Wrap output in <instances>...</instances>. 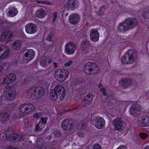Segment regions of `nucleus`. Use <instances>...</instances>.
<instances>
[{
  "instance_id": "nucleus-1",
  "label": "nucleus",
  "mask_w": 149,
  "mask_h": 149,
  "mask_svg": "<svg viewBox=\"0 0 149 149\" xmlns=\"http://www.w3.org/2000/svg\"><path fill=\"white\" fill-rule=\"evenodd\" d=\"M137 21L135 18H127L118 24L117 31L124 33L134 28L137 24Z\"/></svg>"
},
{
  "instance_id": "nucleus-2",
  "label": "nucleus",
  "mask_w": 149,
  "mask_h": 149,
  "mask_svg": "<svg viewBox=\"0 0 149 149\" xmlns=\"http://www.w3.org/2000/svg\"><path fill=\"white\" fill-rule=\"evenodd\" d=\"M65 90L61 85H57L54 89L50 90L49 97L51 99L56 100L58 98L62 100L65 95Z\"/></svg>"
},
{
  "instance_id": "nucleus-3",
  "label": "nucleus",
  "mask_w": 149,
  "mask_h": 149,
  "mask_svg": "<svg viewBox=\"0 0 149 149\" xmlns=\"http://www.w3.org/2000/svg\"><path fill=\"white\" fill-rule=\"evenodd\" d=\"M84 72L89 75H94L98 74L100 71L99 67L95 63L88 62L83 66Z\"/></svg>"
},
{
  "instance_id": "nucleus-4",
  "label": "nucleus",
  "mask_w": 149,
  "mask_h": 149,
  "mask_svg": "<svg viewBox=\"0 0 149 149\" xmlns=\"http://www.w3.org/2000/svg\"><path fill=\"white\" fill-rule=\"evenodd\" d=\"M137 57V54L134 50H128L123 55L121 59L123 64H130L133 63Z\"/></svg>"
},
{
  "instance_id": "nucleus-5",
  "label": "nucleus",
  "mask_w": 149,
  "mask_h": 149,
  "mask_svg": "<svg viewBox=\"0 0 149 149\" xmlns=\"http://www.w3.org/2000/svg\"><path fill=\"white\" fill-rule=\"evenodd\" d=\"M45 92L44 88L42 87H33L27 91L26 95L28 98L33 97L38 99L42 97Z\"/></svg>"
},
{
  "instance_id": "nucleus-6",
  "label": "nucleus",
  "mask_w": 149,
  "mask_h": 149,
  "mask_svg": "<svg viewBox=\"0 0 149 149\" xmlns=\"http://www.w3.org/2000/svg\"><path fill=\"white\" fill-rule=\"evenodd\" d=\"M35 107L34 106L31 104L28 103V104L24 103L21 104L19 108L20 112L22 114L21 115H19L16 118L23 117L24 116V114L28 113L31 111L34 110Z\"/></svg>"
},
{
  "instance_id": "nucleus-7",
  "label": "nucleus",
  "mask_w": 149,
  "mask_h": 149,
  "mask_svg": "<svg viewBox=\"0 0 149 149\" xmlns=\"http://www.w3.org/2000/svg\"><path fill=\"white\" fill-rule=\"evenodd\" d=\"M69 75V72L64 69L56 70L54 74L55 79L60 82L64 81L68 78Z\"/></svg>"
},
{
  "instance_id": "nucleus-8",
  "label": "nucleus",
  "mask_w": 149,
  "mask_h": 149,
  "mask_svg": "<svg viewBox=\"0 0 149 149\" xmlns=\"http://www.w3.org/2000/svg\"><path fill=\"white\" fill-rule=\"evenodd\" d=\"M0 35V41L2 42L7 43L10 41L13 37L12 32L9 30L7 27Z\"/></svg>"
},
{
  "instance_id": "nucleus-9",
  "label": "nucleus",
  "mask_w": 149,
  "mask_h": 149,
  "mask_svg": "<svg viewBox=\"0 0 149 149\" xmlns=\"http://www.w3.org/2000/svg\"><path fill=\"white\" fill-rule=\"evenodd\" d=\"M16 94L15 88L13 86H11L6 88L4 96L6 99L10 101L15 99Z\"/></svg>"
},
{
  "instance_id": "nucleus-10",
  "label": "nucleus",
  "mask_w": 149,
  "mask_h": 149,
  "mask_svg": "<svg viewBox=\"0 0 149 149\" xmlns=\"http://www.w3.org/2000/svg\"><path fill=\"white\" fill-rule=\"evenodd\" d=\"M92 124L97 128L102 129L104 126L105 121L102 118L97 116L93 119Z\"/></svg>"
},
{
  "instance_id": "nucleus-11",
  "label": "nucleus",
  "mask_w": 149,
  "mask_h": 149,
  "mask_svg": "<svg viewBox=\"0 0 149 149\" xmlns=\"http://www.w3.org/2000/svg\"><path fill=\"white\" fill-rule=\"evenodd\" d=\"M65 46V52L68 55L72 54L74 53L76 46L73 42H67Z\"/></svg>"
},
{
  "instance_id": "nucleus-12",
  "label": "nucleus",
  "mask_w": 149,
  "mask_h": 149,
  "mask_svg": "<svg viewBox=\"0 0 149 149\" xmlns=\"http://www.w3.org/2000/svg\"><path fill=\"white\" fill-rule=\"evenodd\" d=\"M61 127L64 130L70 131L73 129L74 126L73 124L68 119H65L62 122Z\"/></svg>"
},
{
  "instance_id": "nucleus-13",
  "label": "nucleus",
  "mask_w": 149,
  "mask_h": 149,
  "mask_svg": "<svg viewBox=\"0 0 149 149\" xmlns=\"http://www.w3.org/2000/svg\"><path fill=\"white\" fill-rule=\"evenodd\" d=\"M139 125L141 127L149 126V116L148 115H143L138 120Z\"/></svg>"
},
{
  "instance_id": "nucleus-14",
  "label": "nucleus",
  "mask_w": 149,
  "mask_h": 149,
  "mask_svg": "<svg viewBox=\"0 0 149 149\" xmlns=\"http://www.w3.org/2000/svg\"><path fill=\"white\" fill-rule=\"evenodd\" d=\"M10 53L9 49L6 46H0V59L8 57Z\"/></svg>"
},
{
  "instance_id": "nucleus-15",
  "label": "nucleus",
  "mask_w": 149,
  "mask_h": 149,
  "mask_svg": "<svg viewBox=\"0 0 149 149\" xmlns=\"http://www.w3.org/2000/svg\"><path fill=\"white\" fill-rule=\"evenodd\" d=\"M26 32L31 34H35L37 31V26L36 25L32 23L27 24L25 26Z\"/></svg>"
},
{
  "instance_id": "nucleus-16",
  "label": "nucleus",
  "mask_w": 149,
  "mask_h": 149,
  "mask_svg": "<svg viewBox=\"0 0 149 149\" xmlns=\"http://www.w3.org/2000/svg\"><path fill=\"white\" fill-rule=\"evenodd\" d=\"M132 82V80L129 78H122L119 81V84L122 88H126L131 86Z\"/></svg>"
},
{
  "instance_id": "nucleus-17",
  "label": "nucleus",
  "mask_w": 149,
  "mask_h": 149,
  "mask_svg": "<svg viewBox=\"0 0 149 149\" xmlns=\"http://www.w3.org/2000/svg\"><path fill=\"white\" fill-rule=\"evenodd\" d=\"M122 122L121 118H119L115 119L113 120L112 123L114 126L115 130L119 131L122 130Z\"/></svg>"
},
{
  "instance_id": "nucleus-18",
  "label": "nucleus",
  "mask_w": 149,
  "mask_h": 149,
  "mask_svg": "<svg viewBox=\"0 0 149 149\" xmlns=\"http://www.w3.org/2000/svg\"><path fill=\"white\" fill-rule=\"evenodd\" d=\"M90 38L91 40L94 42H97L99 40V34L97 29L93 28L90 31Z\"/></svg>"
},
{
  "instance_id": "nucleus-19",
  "label": "nucleus",
  "mask_w": 149,
  "mask_h": 149,
  "mask_svg": "<svg viewBox=\"0 0 149 149\" xmlns=\"http://www.w3.org/2000/svg\"><path fill=\"white\" fill-rule=\"evenodd\" d=\"M79 4L77 0H68L66 7L71 10H73L78 7Z\"/></svg>"
},
{
  "instance_id": "nucleus-20",
  "label": "nucleus",
  "mask_w": 149,
  "mask_h": 149,
  "mask_svg": "<svg viewBox=\"0 0 149 149\" xmlns=\"http://www.w3.org/2000/svg\"><path fill=\"white\" fill-rule=\"evenodd\" d=\"M139 107L137 103L135 104H133L130 107L129 110L130 114L133 116H136L139 115L140 111Z\"/></svg>"
},
{
  "instance_id": "nucleus-21",
  "label": "nucleus",
  "mask_w": 149,
  "mask_h": 149,
  "mask_svg": "<svg viewBox=\"0 0 149 149\" xmlns=\"http://www.w3.org/2000/svg\"><path fill=\"white\" fill-rule=\"evenodd\" d=\"M91 46V43L89 40H83L81 42L80 48L82 51L87 52Z\"/></svg>"
},
{
  "instance_id": "nucleus-22",
  "label": "nucleus",
  "mask_w": 149,
  "mask_h": 149,
  "mask_svg": "<svg viewBox=\"0 0 149 149\" xmlns=\"http://www.w3.org/2000/svg\"><path fill=\"white\" fill-rule=\"evenodd\" d=\"M80 20L79 15L77 14H72L69 16V21L71 24H76Z\"/></svg>"
},
{
  "instance_id": "nucleus-23",
  "label": "nucleus",
  "mask_w": 149,
  "mask_h": 149,
  "mask_svg": "<svg viewBox=\"0 0 149 149\" xmlns=\"http://www.w3.org/2000/svg\"><path fill=\"white\" fill-rule=\"evenodd\" d=\"M35 56V52L34 50L31 49H27L25 53L24 56L27 58L28 62H30L32 60Z\"/></svg>"
},
{
  "instance_id": "nucleus-24",
  "label": "nucleus",
  "mask_w": 149,
  "mask_h": 149,
  "mask_svg": "<svg viewBox=\"0 0 149 149\" xmlns=\"http://www.w3.org/2000/svg\"><path fill=\"white\" fill-rule=\"evenodd\" d=\"M6 136L7 138L13 141L14 143L19 141L21 139V138L19 136V134L15 133L10 134L9 135L8 134Z\"/></svg>"
},
{
  "instance_id": "nucleus-25",
  "label": "nucleus",
  "mask_w": 149,
  "mask_h": 149,
  "mask_svg": "<svg viewBox=\"0 0 149 149\" xmlns=\"http://www.w3.org/2000/svg\"><path fill=\"white\" fill-rule=\"evenodd\" d=\"M93 99V96L92 94L89 93L87 94L86 97H84V99L82 101V103L85 104L89 105L92 102Z\"/></svg>"
},
{
  "instance_id": "nucleus-26",
  "label": "nucleus",
  "mask_w": 149,
  "mask_h": 149,
  "mask_svg": "<svg viewBox=\"0 0 149 149\" xmlns=\"http://www.w3.org/2000/svg\"><path fill=\"white\" fill-rule=\"evenodd\" d=\"M22 44L21 40H17L12 43L11 47L14 49L18 50L21 48Z\"/></svg>"
},
{
  "instance_id": "nucleus-27",
  "label": "nucleus",
  "mask_w": 149,
  "mask_h": 149,
  "mask_svg": "<svg viewBox=\"0 0 149 149\" xmlns=\"http://www.w3.org/2000/svg\"><path fill=\"white\" fill-rule=\"evenodd\" d=\"M9 114L7 112L1 113L0 114V122L2 123H6L9 120Z\"/></svg>"
},
{
  "instance_id": "nucleus-28",
  "label": "nucleus",
  "mask_w": 149,
  "mask_h": 149,
  "mask_svg": "<svg viewBox=\"0 0 149 149\" xmlns=\"http://www.w3.org/2000/svg\"><path fill=\"white\" fill-rule=\"evenodd\" d=\"M77 125V129L80 130H85L87 128V123L85 120H79Z\"/></svg>"
},
{
  "instance_id": "nucleus-29",
  "label": "nucleus",
  "mask_w": 149,
  "mask_h": 149,
  "mask_svg": "<svg viewBox=\"0 0 149 149\" xmlns=\"http://www.w3.org/2000/svg\"><path fill=\"white\" fill-rule=\"evenodd\" d=\"M45 15V11L42 8L37 10L36 13V15L37 17L40 18H44Z\"/></svg>"
},
{
  "instance_id": "nucleus-30",
  "label": "nucleus",
  "mask_w": 149,
  "mask_h": 149,
  "mask_svg": "<svg viewBox=\"0 0 149 149\" xmlns=\"http://www.w3.org/2000/svg\"><path fill=\"white\" fill-rule=\"evenodd\" d=\"M18 13L17 10L15 7H10L8 13L11 17L15 16Z\"/></svg>"
},
{
  "instance_id": "nucleus-31",
  "label": "nucleus",
  "mask_w": 149,
  "mask_h": 149,
  "mask_svg": "<svg viewBox=\"0 0 149 149\" xmlns=\"http://www.w3.org/2000/svg\"><path fill=\"white\" fill-rule=\"evenodd\" d=\"M51 63V60L47 58L43 59L40 63V64L44 67H47Z\"/></svg>"
},
{
  "instance_id": "nucleus-32",
  "label": "nucleus",
  "mask_w": 149,
  "mask_h": 149,
  "mask_svg": "<svg viewBox=\"0 0 149 149\" xmlns=\"http://www.w3.org/2000/svg\"><path fill=\"white\" fill-rule=\"evenodd\" d=\"M32 2H35L38 4H45L50 6H52L53 3L52 2L47 1H43V0H31Z\"/></svg>"
},
{
  "instance_id": "nucleus-33",
  "label": "nucleus",
  "mask_w": 149,
  "mask_h": 149,
  "mask_svg": "<svg viewBox=\"0 0 149 149\" xmlns=\"http://www.w3.org/2000/svg\"><path fill=\"white\" fill-rule=\"evenodd\" d=\"M47 118L46 117L45 118L43 117H42L41 118L39 122V123H40L41 124V127L44 128L45 126V124L47 123Z\"/></svg>"
},
{
  "instance_id": "nucleus-34",
  "label": "nucleus",
  "mask_w": 149,
  "mask_h": 149,
  "mask_svg": "<svg viewBox=\"0 0 149 149\" xmlns=\"http://www.w3.org/2000/svg\"><path fill=\"white\" fill-rule=\"evenodd\" d=\"M8 80L11 83H13L15 81L16 79V75L14 74L11 73L9 74Z\"/></svg>"
},
{
  "instance_id": "nucleus-35",
  "label": "nucleus",
  "mask_w": 149,
  "mask_h": 149,
  "mask_svg": "<svg viewBox=\"0 0 149 149\" xmlns=\"http://www.w3.org/2000/svg\"><path fill=\"white\" fill-rule=\"evenodd\" d=\"M105 8L103 6L101 7L96 12V14L98 16H101L103 15L104 13Z\"/></svg>"
},
{
  "instance_id": "nucleus-36",
  "label": "nucleus",
  "mask_w": 149,
  "mask_h": 149,
  "mask_svg": "<svg viewBox=\"0 0 149 149\" xmlns=\"http://www.w3.org/2000/svg\"><path fill=\"white\" fill-rule=\"evenodd\" d=\"M54 34L52 33H50L47 35L46 39L49 41L53 42L54 39Z\"/></svg>"
},
{
  "instance_id": "nucleus-37",
  "label": "nucleus",
  "mask_w": 149,
  "mask_h": 149,
  "mask_svg": "<svg viewBox=\"0 0 149 149\" xmlns=\"http://www.w3.org/2000/svg\"><path fill=\"white\" fill-rule=\"evenodd\" d=\"M5 23L1 19H0V28L2 30H4L7 27L9 28L8 26L5 25Z\"/></svg>"
},
{
  "instance_id": "nucleus-38",
  "label": "nucleus",
  "mask_w": 149,
  "mask_h": 149,
  "mask_svg": "<svg viewBox=\"0 0 149 149\" xmlns=\"http://www.w3.org/2000/svg\"><path fill=\"white\" fill-rule=\"evenodd\" d=\"M139 136L140 138L143 140L146 139L148 137V134L147 133L144 132L139 133Z\"/></svg>"
},
{
  "instance_id": "nucleus-39",
  "label": "nucleus",
  "mask_w": 149,
  "mask_h": 149,
  "mask_svg": "<svg viewBox=\"0 0 149 149\" xmlns=\"http://www.w3.org/2000/svg\"><path fill=\"white\" fill-rule=\"evenodd\" d=\"M118 8H119V10H120V13L118 15H120L122 13H124L127 12V8L125 7H118Z\"/></svg>"
},
{
  "instance_id": "nucleus-40",
  "label": "nucleus",
  "mask_w": 149,
  "mask_h": 149,
  "mask_svg": "<svg viewBox=\"0 0 149 149\" xmlns=\"http://www.w3.org/2000/svg\"><path fill=\"white\" fill-rule=\"evenodd\" d=\"M142 15L144 18L149 19V9H148L146 11L143 12Z\"/></svg>"
},
{
  "instance_id": "nucleus-41",
  "label": "nucleus",
  "mask_w": 149,
  "mask_h": 149,
  "mask_svg": "<svg viewBox=\"0 0 149 149\" xmlns=\"http://www.w3.org/2000/svg\"><path fill=\"white\" fill-rule=\"evenodd\" d=\"M40 126L41 127V124H40V123H38L37 124H36L35 126V130L36 132H39L41 131L42 130V128L41 127H40Z\"/></svg>"
},
{
  "instance_id": "nucleus-42",
  "label": "nucleus",
  "mask_w": 149,
  "mask_h": 149,
  "mask_svg": "<svg viewBox=\"0 0 149 149\" xmlns=\"http://www.w3.org/2000/svg\"><path fill=\"white\" fill-rule=\"evenodd\" d=\"M58 13L57 12L54 11V13H53V19H52V24H53L54 23L56 20V19L57 15H58Z\"/></svg>"
},
{
  "instance_id": "nucleus-43",
  "label": "nucleus",
  "mask_w": 149,
  "mask_h": 149,
  "mask_svg": "<svg viewBox=\"0 0 149 149\" xmlns=\"http://www.w3.org/2000/svg\"><path fill=\"white\" fill-rule=\"evenodd\" d=\"M53 134L56 137H59L61 135V132L58 130H55L53 132Z\"/></svg>"
},
{
  "instance_id": "nucleus-44",
  "label": "nucleus",
  "mask_w": 149,
  "mask_h": 149,
  "mask_svg": "<svg viewBox=\"0 0 149 149\" xmlns=\"http://www.w3.org/2000/svg\"><path fill=\"white\" fill-rule=\"evenodd\" d=\"M79 107V106H77L73 108L70 109L68 110H65L64 111L65 112H67L68 111H70L71 113H73V111L74 110H77Z\"/></svg>"
},
{
  "instance_id": "nucleus-45",
  "label": "nucleus",
  "mask_w": 149,
  "mask_h": 149,
  "mask_svg": "<svg viewBox=\"0 0 149 149\" xmlns=\"http://www.w3.org/2000/svg\"><path fill=\"white\" fill-rule=\"evenodd\" d=\"M18 63V61L16 59L12 60L11 62V64L12 66H15L17 65Z\"/></svg>"
},
{
  "instance_id": "nucleus-46",
  "label": "nucleus",
  "mask_w": 149,
  "mask_h": 149,
  "mask_svg": "<svg viewBox=\"0 0 149 149\" xmlns=\"http://www.w3.org/2000/svg\"><path fill=\"white\" fill-rule=\"evenodd\" d=\"M100 90L101 92L102 93L103 95L104 96H105L107 95V92L106 89L104 87H102L100 88Z\"/></svg>"
},
{
  "instance_id": "nucleus-47",
  "label": "nucleus",
  "mask_w": 149,
  "mask_h": 149,
  "mask_svg": "<svg viewBox=\"0 0 149 149\" xmlns=\"http://www.w3.org/2000/svg\"><path fill=\"white\" fill-rule=\"evenodd\" d=\"M93 149H101L100 146L97 143H95L94 145Z\"/></svg>"
},
{
  "instance_id": "nucleus-48",
  "label": "nucleus",
  "mask_w": 149,
  "mask_h": 149,
  "mask_svg": "<svg viewBox=\"0 0 149 149\" xmlns=\"http://www.w3.org/2000/svg\"><path fill=\"white\" fill-rule=\"evenodd\" d=\"M77 135L78 136L82 137L84 136V134L83 132L79 131L77 132Z\"/></svg>"
},
{
  "instance_id": "nucleus-49",
  "label": "nucleus",
  "mask_w": 149,
  "mask_h": 149,
  "mask_svg": "<svg viewBox=\"0 0 149 149\" xmlns=\"http://www.w3.org/2000/svg\"><path fill=\"white\" fill-rule=\"evenodd\" d=\"M73 63V62L72 61H69L67 62L64 64V66H69L70 65H72Z\"/></svg>"
},
{
  "instance_id": "nucleus-50",
  "label": "nucleus",
  "mask_w": 149,
  "mask_h": 149,
  "mask_svg": "<svg viewBox=\"0 0 149 149\" xmlns=\"http://www.w3.org/2000/svg\"><path fill=\"white\" fill-rule=\"evenodd\" d=\"M36 149H46L45 148H44V146L42 144L36 145Z\"/></svg>"
},
{
  "instance_id": "nucleus-51",
  "label": "nucleus",
  "mask_w": 149,
  "mask_h": 149,
  "mask_svg": "<svg viewBox=\"0 0 149 149\" xmlns=\"http://www.w3.org/2000/svg\"><path fill=\"white\" fill-rule=\"evenodd\" d=\"M6 149H19L17 147H15L13 146H10L8 147Z\"/></svg>"
},
{
  "instance_id": "nucleus-52",
  "label": "nucleus",
  "mask_w": 149,
  "mask_h": 149,
  "mask_svg": "<svg viewBox=\"0 0 149 149\" xmlns=\"http://www.w3.org/2000/svg\"><path fill=\"white\" fill-rule=\"evenodd\" d=\"M33 118H38L39 116L38 113H35L33 114Z\"/></svg>"
},
{
  "instance_id": "nucleus-53",
  "label": "nucleus",
  "mask_w": 149,
  "mask_h": 149,
  "mask_svg": "<svg viewBox=\"0 0 149 149\" xmlns=\"http://www.w3.org/2000/svg\"><path fill=\"white\" fill-rule=\"evenodd\" d=\"M8 80L6 78H4L3 79V83L4 84H6L7 83Z\"/></svg>"
},
{
  "instance_id": "nucleus-54",
  "label": "nucleus",
  "mask_w": 149,
  "mask_h": 149,
  "mask_svg": "<svg viewBox=\"0 0 149 149\" xmlns=\"http://www.w3.org/2000/svg\"><path fill=\"white\" fill-rule=\"evenodd\" d=\"M117 149H126V148L124 147V146L122 145L118 147Z\"/></svg>"
},
{
  "instance_id": "nucleus-55",
  "label": "nucleus",
  "mask_w": 149,
  "mask_h": 149,
  "mask_svg": "<svg viewBox=\"0 0 149 149\" xmlns=\"http://www.w3.org/2000/svg\"><path fill=\"white\" fill-rule=\"evenodd\" d=\"M102 86V84L101 83H99L98 85V86L99 88H101L100 87Z\"/></svg>"
},
{
  "instance_id": "nucleus-56",
  "label": "nucleus",
  "mask_w": 149,
  "mask_h": 149,
  "mask_svg": "<svg viewBox=\"0 0 149 149\" xmlns=\"http://www.w3.org/2000/svg\"><path fill=\"white\" fill-rule=\"evenodd\" d=\"M53 65H54V66L55 68H56L57 67V64L55 62H54L53 63Z\"/></svg>"
},
{
  "instance_id": "nucleus-57",
  "label": "nucleus",
  "mask_w": 149,
  "mask_h": 149,
  "mask_svg": "<svg viewBox=\"0 0 149 149\" xmlns=\"http://www.w3.org/2000/svg\"><path fill=\"white\" fill-rule=\"evenodd\" d=\"M144 149H149V146H146Z\"/></svg>"
},
{
  "instance_id": "nucleus-58",
  "label": "nucleus",
  "mask_w": 149,
  "mask_h": 149,
  "mask_svg": "<svg viewBox=\"0 0 149 149\" xmlns=\"http://www.w3.org/2000/svg\"><path fill=\"white\" fill-rule=\"evenodd\" d=\"M118 11L119 13H118V14H116V15H118V14H119V13H120V10H118Z\"/></svg>"
},
{
  "instance_id": "nucleus-59",
  "label": "nucleus",
  "mask_w": 149,
  "mask_h": 149,
  "mask_svg": "<svg viewBox=\"0 0 149 149\" xmlns=\"http://www.w3.org/2000/svg\"><path fill=\"white\" fill-rule=\"evenodd\" d=\"M84 16H85V14H84Z\"/></svg>"
},
{
  "instance_id": "nucleus-60",
  "label": "nucleus",
  "mask_w": 149,
  "mask_h": 149,
  "mask_svg": "<svg viewBox=\"0 0 149 149\" xmlns=\"http://www.w3.org/2000/svg\"><path fill=\"white\" fill-rule=\"evenodd\" d=\"M50 46L51 47H52V45H50Z\"/></svg>"
}]
</instances>
